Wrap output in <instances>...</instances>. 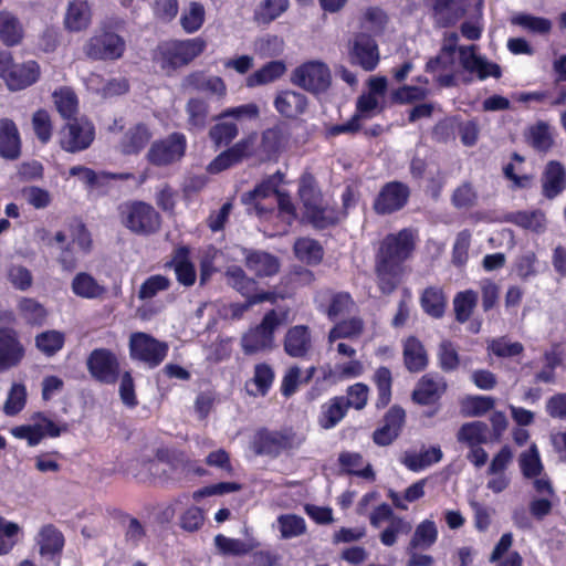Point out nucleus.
<instances>
[{
    "mask_svg": "<svg viewBox=\"0 0 566 566\" xmlns=\"http://www.w3.org/2000/svg\"><path fill=\"white\" fill-rule=\"evenodd\" d=\"M205 20L206 10L203 4L198 1H191L181 13L180 25L186 33L191 34L202 28Z\"/></svg>",
    "mask_w": 566,
    "mask_h": 566,
    "instance_id": "nucleus-54",
    "label": "nucleus"
},
{
    "mask_svg": "<svg viewBox=\"0 0 566 566\" xmlns=\"http://www.w3.org/2000/svg\"><path fill=\"white\" fill-rule=\"evenodd\" d=\"M123 224L138 235H151L161 227V216L156 209L144 201H133L122 211Z\"/></svg>",
    "mask_w": 566,
    "mask_h": 566,
    "instance_id": "nucleus-7",
    "label": "nucleus"
},
{
    "mask_svg": "<svg viewBox=\"0 0 566 566\" xmlns=\"http://www.w3.org/2000/svg\"><path fill=\"white\" fill-rule=\"evenodd\" d=\"M224 275L228 285L245 298L243 308H250L264 302L274 304L279 298L276 292L260 290L255 279L248 276L239 265L229 266Z\"/></svg>",
    "mask_w": 566,
    "mask_h": 566,
    "instance_id": "nucleus-6",
    "label": "nucleus"
},
{
    "mask_svg": "<svg viewBox=\"0 0 566 566\" xmlns=\"http://www.w3.org/2000/svg\"><path fill=\"white\" fill-rule=\"evenodd\" d=\"M460 54V43L458 33H444L440 52L434 57L429 59L426 64V72H442L437 77V83L443 87L455 85V75L452 73L457 55Z\"/></svg>",
    "mask_w": 566,
    "mask_h": 566,
    "instance_id": "nucleus-4",
    "label": "nucleus"
},
{
    "mask_svg": "<svg viewBox=\"0 0 566 566\" xmlns=\"http://www.w3.org/2000/svg\"><path fill=\"white\" fill-rule=\"evenodd\" d=\"M207 49V41L202 36L185 40H168L160 42L154 60L163 71L171 72L189 65Z\"/></svg>",
    "mask_w": 566,
    "mask_h": 566,
    "instance_id": "nucleus-2",
    "label": "nucleus"
},
{
    "mask_svg": "<svg viewBox=\"0 0 566 566\" xmlns=\"http://www.w3.org/2000/svg\"><path fill=\"white\" fill-rule=\"evenodd\" d=\"M506 220L534 233H542L547 227L546 214L539 209L512 212Z\"/></svg>",
    "mask_w": 566,
    "mask_h": 566,
    "instance_id": "nucleus-42",
    "label": "nucleus"
},
{
    "mask_svg": "<svg viewBox=\"0 0 566 566\" xmlns=\"http://www.w3.org/2000/svg\"><path fill=\"white\" fill-rule=\"evenodd\" d=\"M284 174L280 170L273 175L268 176L261 182H259L252 190L244 192L241 196V201L248 207H253L255 214L263 217L265 213L271 211L261 206V200L266 199L271 196H277L280 193V186L283 182Z\"/></svg>",
    "mask_w": 566,
    "mask_h": 566,
    "instance_id": "nucleus-17",
    "label": "nucleus"
},
{
    "mask_svg": "<svg viewBox=\"0 0 566 566\" xmlns=\"http://www.w3.org/2000/svg\"><path fill=\"white\" fill-rule=\"evenodd\" d=\"M371 380L377 390L375 408L382 410L389 406L392 399L394 378L391 370L386 366H380L375 370Z\"/></svg>",
    "mask_w": 566,
    "mask_h": 566,
    "instance_id": "nucleus-39",
    "label": "nucleus"
},
{
    "mask_svg": "<svg viewBox=\"0 0 566 566\" xmlns=\"http://www.w3.org/2000/svg\"><path fill=\"white\" fill-rule=\"evenodd\" d=\"M64 536L60 530L53 524L44 525L39 533V547L41 556H51L52 558H60L64 547Z\"/></svg>",
    "mask_w": 566,
    "mask_h": 566,
    "instance_id": "nucleus-37",
    "label": "nucleus"
},
{
    "mask_svg": "<svg viewBox=\"0 0 566 566\" xmlns=\"http://www.w3.org/2000/svg\"><path fill=\"white\" fill-rule=\"evenodd\" d=\"M86 367L92 378L101 384L114 385L120 376L119 359L108 348L93 349L87 356Z\"/></svg>",
    "mask_w": 566,
    "mask_h": 566,
    "instance_id": "nucleus-15",
    "label": "nucleus"
},
{
    "mask_svg": "<svg viewBox=\"0 0 566 566\" xmlns=\"http://www.w3.org/2000/svg\"><path fill=\"white\" fill-rule=\"evenodd\" d=\"M188 130L198 132L206 128L209 118V105L202 98H190L186 105Z\"/></svg>",
    "mask_w": 566,
    "mask_h": 566,
    "instance_id": "nucleus-51",
    "label": "nucleus"
},
{
    "mask_svg": "<svg viewBox=\"0 0 566 566\" xmlns=\"http://www.w3.org/2000/svg\"><path fill=\"white\" fill-rule=\"evenodd\" d=\"M290 8V0H262L253 10V21L258 25H270Z\"/></svg>",
    "mask_w": 566,
    "mask_h": 566,
    "instance_id": "nucleus-40",
    "label": "nucleus"
},
{
    "mask_svg": "<svg viewBox=\"0 0 566 566\" xmlns=\"http://www.w3.org/2000/svg\"><path fill=\"white\" fill-rule=\"evenodd\" d=\"M258 135L252 133L221 151L209 165L211 172H221L255 155Z\"/></svg>",
    "mask_w": 566,
    "mask_h": 566,
    "instance_id": "nucleus-16",
    "label": "nucleus"
},
{
    "mask_svg": "<svg viewBox=\"0 0 566 566\" xmlns=\"http://www.w3.org/2000/svg\"><path fill=\"white\" fill-rule=\"evenodd\" d=\"M364 323L359 317H352L336 323L328 332V342L337 339L354 338L363 333Z\"/></svg>",
    "mask_w": 566,
    "mask_h": 566,
    "instance_id": "nucleus-57",
    "label": "nucleus"
},
{
    "mask_svg": "<svg viewBox=\"0 0 566 566\" xmlns=\"http://www.w3.org/2000/svg\"><path fill=\"white\" fill-rule=\"evenodd\" d=\"M187 138L182 133L174 132L167 137L155 140L146 155L148 163L156 167L172 165L185 156Z\"/></svg>",
    "mask_w": 566,
    "mask_h": 566,
    "instance_id": "nucleus-11",
    "label": "nucleus"
},
{
    "mask_svg": "<svg viewBox=\"0 0 566 566\" xmlns=\"http://www.w3.org/2000/svg\"><path fill=\"white\" fill-rule=\"evenodd\" d=\"M65 344V336L62 332L50 329L35 336L36 348L46 357L54 356Z\"/></svg>",
    "mask_w": 566,
    "mask_h": 566,
    "instance_id": "nucleus-56",
    "label": "nucleus"
},
{
    "mask_svg": "<svg viewBox=\"0 0 566 566\" xmlns=\"http://www.w3.org/2000/svg\"><path fill=\"white\" fill-rule=\"evenodd\" d=\"M56 111L66 120L77 118L78 98L70 86H61L52 94Z\"/></svg>",
    "mask_w": 566,
    "mask_h": 566,
    "instance_id": "nucleus-44",
    "label": "nucleus"
},
{
    "mask_svg": "<svg viewBox=\"0 0 566 566\" xmlns=\"http://www.w3.org/2000/svg\"><path fill=\"white\" fill-rule=\"evenodd\" d=\"M244 265L256 277H271L280 271L277 256L261 250L244 249Z\"/></svg>",
    "mask_w": 566,
    "mask_h": 566,
    "instance_id": "nucleus-24",
    "label": "nucleus"
},
{
    "mask_svg": "<svg viewBox=\"0 0 566 566\" xmlns=\"http://www.w3.org/2000/svg\"><path fill=\"white\" fill-rule=\"evenodd\" d=\"M518 463L523 475L527 479L541 475L544 469L535 443L520 454Z\"/></svg>",
    "mask_w": 566,
    "mask_h": 566,
    "instance_id": "nucleus-60",
    "label": "nucleus"
},
{
    "mask_svg": "<svg viewBox=\"0 0 566 566\" xmlns=\"http://www.w3.org/2000/svg\"><path fill=\"white\" fill-rule=\"evenodd\" d=\"M434 24L439 28H448L457 23L459 14L454 0H423Z\"/></svg>",
    "mask_w": 566,
    "mask_h": 566,
    "instance_id": "nucleus-36",
    "label": "nucleus"
},
{
    "mask_svg": "<svg viewBox=\"0 0 566 566\" xmlns=\"http://www.w3.org/2000/svg\"><path fill=\"white\" fill-rule=\"evenodd\" d=\"M287 137L285 129L276 125L262 133L261 146L268 156L275 155L287 142Z\"/></svg>",
    "mask_w": 566,
    "mask_h": 566,
    "instance_id": "nucleus-62",
    "label": "nucleus"
},
{
    "mask_svg": "<svg viewBox=\"0 0 566 566\" xmlns=\"http://www.w3.org/2000/svg\"><path fill=\"white\" fill-rule=\"evenodd\" d=\"M95 139L94 125L84 118H73L59 132L60 147L71 154L87 149Z\"/></svg>",
    "mask_w": 566,
    "mask_h": 566,
    "instance_id": "nucleus-12",
    "label": "nucleus"
},
{
    "mask_svg": "<svg viewBox=\"0 0 566 566\" xmlns=\"http://www.w3.org/2000/svg\"><path fill=\"white\" fill-rule=\"evenodd\" d=\"M25 349L12 328H0V373L17 367L23 359Z\"/></svg>",
    "mask_w": 566,
    "mask_h": 566,
    "instance_id": "nucleus-21",
    "label": "nucleus"
},
{
    "mask_svg": "<svg viewBox=\"0 0 566 566\" xmlns=\"http://www.w3.org/2000/svg\"><path fill=\"white\" fill-rule=\"evenodd\" d=\"M92 20V10L87 0L70 1L65 17V29L72 32H80L88 28Z\"/></svg>",
    "mask_w": 566,
    "mask_h": 566,
    "instance_id": "nucleus-32",
    "label": "nucleus"
},
{
    "mask_svg": "<svg viewBox=\"0 0 566 566\" xmlns=\"http://www.w3.org/2000/svg\"><path fill=\"white\" fill-rule=\"evenodd\" d=\"M348 61L350 65L365 72L376 70L380 62V52L375 38L366 32L355 33L348 41Z\"/></svg>",
    "mask_w": 566,
    "mask_h": 566,
    "instance_id": "nucleus-14",
    "label": "nucleus"
},
{
    "mask_svg": "<svg viewBox=\"0 0 566 566\" xmlns=\"http://www.w3.org/2000/svg\"><path fill=\"white\" fill-rule=\"evenodd\" d=\"M185 86L199 92H209L218 97H224L227 85L220 76H206L201 71H195L185 78Z\"/></svg>",
    "mask_w": 566,
    "mask_h": 566,
    "instance_id": "nucleus-38",
    "label": "nucleus"
},
{
    "mask_svg": "<svg viewBox=\"0 0 566 566\" xmlns=\"http://www.w3.org/2000/svg\"><path fill=\"white\" fill-rule=\"evenodd\" d=\"M303 219L315 230L319 231L335 227L342 220L340 212L337 208L324 206L323 202L305 208Z\"/></svg>",
    "mask_w": 566,
    "mask_h": 566,
    "instance_id": "nucleus-30",
    "label": "nucleus"
},
{
    "mask_svg": "<svg viewBox=\"0 0 566 566\" xmlns=\"http://www.w3.org/2000/svg\"><path fill=\"white\" fill-rule=\"evenodd\" d=\"M438 539V528L436 523L431 520H424L419 523L412 534L408 544L409 549L427 551Z\"/></svg>",
    "mask_w": 566,
    "mask_h": 566,
    "instance_id": "nucleus-50",
    "label": "nucleus"
},
{
    "mask_svg": "<svg viewBox=\"0 0 566 566\" xmlns=\"http://www.w3.org/2000/svg\"><path fill=\"white\" fill-rule=\"evenodd\" d=\"M21 155V137L17 124L11 118L0 119V157L15 160Z\"/></svg>",
    "mask_w": 566,
    "mask_h": 566,
    "instance_id": "nucleus-29",
    "label": "nucleus"
},
{
    "mask_svg": "<svg viewBox=\"0 0 566 566\" xmlns=\"http://www.w3.org/2000/svg\"><path fill=\"white\" fill-rule=\"evenodd\" d=\"M273 105L281 116L287 119H297L306 113L308 99L300 92L285 90L276 94Z\"/></svg>",
    "mask_w": 566,
    "mask_h": 566,
    "instance_id": "nucleus-27",
    "label": "nucleus"
},
{
    "mask_svg": "<svg viewBox=\"0 0 566 566\" xmlns=\"http://www.w3.org/2000/svg\"><path fill=\"white\" fill-rule=\"evenodd\" d=\"M18 310L25 323L32 326H41L48 316L45 307L31 297H22L18 303Z\"/></svg>",
    "mask_w": 566,
    "mask_h": 566,
    "instance_id": "nucleus-53",
    "label": "nucleus"
},
{
    "mask_svg": "<svg viewBox=\"0 0 566 566\" xmlns=\"http://www.w3.org/2000/svg\"><path fill=\"white\" fill-rule=\"evenodd\" d=\"M72 291L83 298H96L104 294L105 289L88 273H77L72 281Z\"/></svg>",
    "mask_w": 566,
    "mask_h": 566,
    "instance_id": "nucleus-52",
    "label": "nucleus"
},
{
    "mask_svg": "<svg viewBox=\"0 0 566 566\" xmlns=\"http://www.w3.org/2000/svg\"><path fill=\"white\" fill-rule=\"evenodd\" d=\"M153 132L145 123H137L130 126L122 135L117 148L124 156L139 155L150 143Z\"/></svg>",
    "mask_w": 566,
    "mask_h": 566,
    "instance_id": "nucleus-22",
    "label": "nucleus"
},
{
    "mask_svg": "<svg viewBox=\"0 0 566 566\" xmlns=\"http://www.w3.org/2000/svg\"><path fill=\"white\" fill-rule=\"evenodd\" d=\"M71 177H78L87 187L94 188L103 185L108 180H129L134 178L132 172H107L102 171L97 174L92 168L85 166H73L69 170Z\"/></svg>",
    "mask_w": 566,
    "mask_h": 566,
    "instance_id": "nucleus-34",
    "label": "nucleus"
},
{
    "mask_svg": "<svg viewBox=\"0 0 566 566\" xmlns=\"http://www.w3.org/2000/svg\"><path fill=\"white\" fill-rule=\"evenodd\" d=\"M441 458L442 452L440 448L431 447L420 452H406L402 463L410 471L419 472L439 462Z\"/></svg>",
    "mask_w": 566,
    "mask_h": 566,
    "instance_id": "nucleus-49",
    "label": "nucleus"
},
{
    "mask_svg": "<svg viewBox=\"0 0 566 566\" xmlns=\"http://www.w3.org/2000/svg\"><path fill=\"white\" fill-rule=\"evenodd\" d=\"M328 293L331 294L329 304L326 307L321 305L318 310L324 312L332 321L347 312L349 307L354 305L353 297L348 292L328 291Z\"/></svg>",
    "mask_w": 566,
    "mask_h": 566,
    "instance_id": "nucleus-61",
    "label": "nucleus"
},
{
    "mask_svg": "<svg viewBox=\"0 0 566 566\" xmlns=\"http://www.w3.org/2000/svg\"><path fill=\"white\" fill-rule=\"evenodd\" d=\"M41 76V67L34 60L14 63L10 66L4 83L10 91H21L35 84Z\"/></svg>",
    "mask_w": 566,
    "mask_h": 566,
    "instance_id": "nucleus-20",
    "label": "nucleus"
},
{
    "mask_svg": "<svg viewBox=\"0 0 566 566\" xmlns=\"http://www.w3.org/2000/svg\"><path fill=\"white\" fill-rule=\"evenodd\" d=\"M411 196L410 187L400 181L391 180L385 182L373 200V211L377 216H390L401 211L409 202Z\"/></svg>",
    "mask_w": 566,
    "mask_h": 566,
    "instance_id": "nucleus-10",
    "label": "nucleus"
},
{
    "mask_svg": "<svg viewBox=\"0 0 566 566\" xmlns=\"http://www.w3.org/2000/svg\"><path fill=\"white\" fill-rule=\"evenodd\" d=\"M23 28L19 19L10 12H0V41L7 46H14L23 39Z\"/></svg>",
    "mask_w": 566,
    "mask_h": 566,
    "instance_id": "nucleus-45",
    "label": "nucleus"
},
{
    "mask_svg": "<svg viewBox=\"0 0 566 566\" xmlns=\"http://www.w3.org/2000/svg\"><path fill=\"white\" fill-rule=\"evenodd\" d=\"M302 440L292 428L282 430L259 429L252 440V449L258 455L277 458L283 452L300 448Z\"/></svg>",
    "mask_w": 566,
    "mask_h": 566,
    "instance_id": "nucleus-3",
    "label": "nucleus"
},
{
    "mask_svg": "<svg viewBox=\"0 0 566 566\" xmlns=\"http://www.w3.org/2000/svg\"><path fill=\"white\" fill-rule=\"evenodd\" d=\"M566 188V171L558 161H549L542 177V191L547 199H554Z\"/></svg>",
    "mask_w": 566,
    "mask_h": 566,
    "instance_id": "nucleus-31",
    "label": "nucleus"
},
{
    "mask_svg": "<svg viewBox=\"0 0 566 566\" xmlns=\"http://www.w3.org/2000/svg\"><path fill=\"white\" fill-rule=\"evenodd\" d=\"M347 412L344 396L332 397L321 406L318 424L325 430L333 429L346 417Z\"/></svg>",
    "mask_w": 566,
    "mask_h": 566,
    "instance_id": "nucleus-35",
    "label": "nucleus"
},
{
    "mask_svg": "<svg viewBox=\"0 0 566 566\" xmlns=\"http://www.w3.org/2000/svg\"><path fill=\"white\" fill-rule=\"evenodd\" d=\"M462 69L475 74L479 80H485L489 76L500 78L502 75L500 65L478 54L475 45L462 46Z\"/></svg>",
    "mask_w": 566,
    "mask_h": 566,
    "instance_id": "nucleus-23",
    "label": "nucleus"
},
{
    "mask_svg": "<svg viewBox=\"0 0 566 566\" xmlns=\"http://www.w3.org/2000/svg\"><path fill=\"white\" fill-rule=\"evenodd\" d=\"M476 304L478 294L474 291L468 290L462 292V324L468 322L465 329L472 334H478L482 325V321L480 318H472Z\"/></svg>",
    "mask_w": 566,
    "mask_h": 566,
    "instance_id": "nucleus-58",
    "label": "nucleus"
},
{
    "mask_svg": "<svg viewBox=\"0 0 566 566\" xmlns=\"http://www.w3.org/2000/svg\"><path fill=\"white\" fill-rule=\"evenodd\" d=\"M297 195L304 209L313 205H318L324 200L318 182L315 176L310 171H305L301 175Z\"/></svg>",
    "mask_w": 566,
    "mask_h": 566,
    "instance_id": "nucleus-46",
    "label": "nucleus"
},
{
    "mask_svg": "<svg viewBox=\"0 0 566 566\" xmlns=\"http://www.w3.org/2000/svg\"><path fill=\"white\" fill-rule=\"evenodd\" d=\"M281 324L275 310L268 311L260 324L250 328L241 339V346L247 355L271 349L274 344L275 329Z\"/></svg>",
    "mask_w": 566,
    "mask_h": 566,
    "instance_id": "nucleus-9",
    "label": "nucleus"
},
{
    "mask_svg": "<svg viewBox=\"0 0 566 566\" xmlns=\"http://www.w3.org/2000/svg\"><path fill=\"white\" fill-rule=\"evenodd\" d=\"M283 347L286 355L293 358H304L312 348V336L306 325L290 327L284 336Z\"/></svg>",
    "mask_w": 566,
    "mask_h": 566,
    "instance_id": "nucleus-28",
    "label": "nucleus"
},
{
    "mask_svg": "<svg viewBox=\"0 0 566 566\" xmlns=\"http://www.w3.org/2000/svg\"><path fill=\"white\" fill-rule=\"evenodd\" d=\"M402 357L405 367L410 373H420L428 366L427 350L416 336H409L403 342Z\"/></svg>",
    "mask_w": 566,
    "mask_h": 566,
    "instance_id": "nucleus-33",
    "label": "nucleus"
},
{
    "mask_svg": "<svg viewBox=\"0 0 566 566\" xmlns=\"http://www.w3.org/2000/svg\"><path fill=\"white\" fill-rule=\"evenodd\" d=\"M495 399L490 396H467L462 399V415L481 417L492 410Z\"/></svg>",
    "mask_w": 566,
    "mask_h": 566,
    "instance_id": "nucleus-59",
    "label": "nucleus"
},
{
    "mask_svg": "<svg viewBox=\"0 0 566 566\" xmlns=\"http://www.w3.org/2000/svg\"><path fill=\"white\" fill-rule=\"evenodd\" d=\"M275 373L273 367L268 363H259L254 366L253 377L251 382L255 386L256 390L250 391L253 396H266L274 382Z\"/></svg>",
    "mask_w": 566,
    "mask_h": 566,
    "instance_id": "nucleus-55",
    "label": "nucleus"
},
{
    "mask_svg": "<svg viewBox=\"0 0 566 566\" xmlns=\"http://www.w3.org/2000/svg\"><path fill=\"white\" fill-rule=\"evenodd\" d=\"M293 251L296 259L306 265H318L324 258L322 244L317 240L307 237L296 239Z\"/></svg>",
    "mask_w": 566,
    "mask_h": 566,
    "instance_id": "nucleus-41",
    "label": "nucleus"
},
{
    "mask_svg": "<svg viewBox=\"0 0 566 566\" xmlns=\"http://www.w3.org/2000/svg\"><path fill=\"white\" fill-rule=\"evenodd\" d=\"M239 128L237 124L220 122L214 124L209 130V138L217 148L229 146L238 136Z\"/></svg>",
    "mask_w": 566,
    "mask_h": 566,
    "instance_id": "nucleus-63",
    "label": "nucleus"
},
{
    "mask_svg": "<svg viewBox=\"0 0 566 566\" xmlns=\"http://www.w3.org/2000/svg\"><path fill=\"white\" fill-rule=\"evenodd\" d=\"M83 51L93 61H116L123 57L126 42L111 30H99L86 41Z\"/></svg>",
    "mask_w": 566,
    "mask_h": 566,
    "instance_id": "nucleus-8",
    "label": "nucleus"
},
{
    "mask_svg": "<svg viewBox=\"0 0 566 566\" xmlns=\"http://www.w3.org/2000/svg\"><path fill=\"white\" fill-rule=\"evenodd\" d=\"M382 111L384 106L379 105L377 96L365 93L357 98L356 109L353 115L361 124V120L370 119Z\"/></svg>",
    "mask_w": 566,
    "mask_h": 566,
    "instance_id": "nucleus-64",
    "label": "nucleus"
},
{
    "mask_svg": "<svg viewBox=\"0 0 566 566\" xmlns=\"http://www.w3.org/2000/svg\"><path fill=\"white\" fill-rule=\"evenodd\" d=\"M128 349L132 360L143 363L153 369L166 359L169 346L148 333L135 332L129 336Z\"/></svg>",
    "mask_w": 566,
    "mask_h": 566,
    "instance_id": "nucleus-5",
    "label": "nucleus"
},
{
    "mask_svg": "<svg viewBox=\"0 0 566 566\" xmlns=\"http://www.w3.org/2000/svg\"><path fill=\"white\" fill-rule=\"evenodd\" d=\"M420 305L427 315L433 318H441L446 312L447 297L442 289L428 286L420 296Z\"/></svg>",
    "mask_w": 566,
    "mask_h": 566,
    "instance_id": "nucleus-43",
    "label": "nucleus"
},
{
    "mask_svg": "<svg viewBox=\"0 0 566 566\" xmlns=\"http://www.w3.org/2000/svg\"><path fill=\"white\" fill-rule=\"evenodd\" d=\"M418 241V232L403 228L396 233H388L375 253L374 272L376 284L382 295L392 294L401 284L406 263L412 258Z\"/></svg>",
    "mask_w": 566,
    "mask_h": 566,
    "instance_id": "nucleus-1",
    "label": "nucleus"
},
{
    "mask_svg": "<svg viewBox=\"0 0 566 566\" xmlns=\"http://www.w3.org/2000/svg\"><path fill=\"white\" fill-rule=\"evenodd\" d=\"M166 268L172 269L177 282L185 286L191 287L197 281V270L191 261V249L186 244H178L174 248L171 258L165 264Z\"/></svg>",
    "mask_w": 566,
    "mask_h": 566,
    "instance_id": "nucleus-19",
    "label": "nucleus"
},
{
    "mask_svg": "<svg viewBox=\"0 0 566 566\" xmlns=\"http://www.w3.org/2000/svg\"><path fill=\"white\" fill-rule=\"evenodd\" d=\"M406 422V411L399 405L391 406L382 417V423L373 433V441L380 447L391 444Z\"/></svg>",
    "mask_w": 566,
    "mask_h": 566,
    "instance_id": "nucleus-18",
    "label": "nucleus"
},
{
    "mask_svg": "<svg viewBox=\"0 0 566 566\" xmlns=\"http://www.w3.org/2000/svg\"><path fill=\"white\" fill-rule=\"evenodd\" d=\"M444 391L446 384L440 377L426 374L417 381L411 394V400L420 406L434 405L440 400Z\"/></svg>",
    "mask_w": 566,
    "mask_h": 566,
    "instance_id": "nucleus-25",
    "label": "nucleus"
},
{
    "mask_svg": "<svg viewBox=\"0 0 566 566\" xmlns=\"http://www.w3.org/2000/svg\"><path fill=\"white\" fill-rule=\"evenodd\" d=\"M291 82L312 94L324 93L331 85V71L323 62L308 61L292 72Z\"/></svg>",
    "mask_w": 566,
    "mask_h": 566,
    "instance_id": "nucleus-13",
    "label": "nucleus"
},
{
    "mask_svg": "<svg viewBox=\"0 0 566 566\" xmlns=\"http://www.w3.org/2000/svg\"><path fill=\"white\" fill-rule=\"evenodd\" d=\"M285 71L286 65L283 61H270L248 76L247 86L255 87L272 83L279 80Z\"/></svg>",
    "mask_w": 566,
    "mask_h": 566,
    "instance_id": "nucleus-48",
    "label": "nucleus"
},
{
    "mask_svg": "<svg viewBox=\"0 0 566 566\" xmlns=\"http://www.w3.org/2000/svg\"><path fill=\"white\" fill-rule=\"evenodd\" d=\"M363 455L358 452L343 451L338 455V463L342 471L349 475H356L367 480H374L375 473L370 464L363 467Z\"/></svg>",
    "mask_w": 566,
    "mask_h": 566,
    "instance_id": "nucleus-47",
    "label": "nucleus"
},
{
    "mask_svg": "<svg viewBox=\"0 0 566 566\" xmlns=\"http://www.w3.org/2000/svg\"><path fill=\"white\" fill-rule=\"evenodd\" d=\"M156 458L163 464H166L168 472L174 473H189L193 472L197 475H203L206 470L198 467L195 461L188 458L185 451L170 448H159L156 450Z\"/></svg>",
    "mask_w": 566,
    "mask_h": 566,
    "instance_id": "nucleus-26",
    "label": "nucleus"
}]
</instances>
